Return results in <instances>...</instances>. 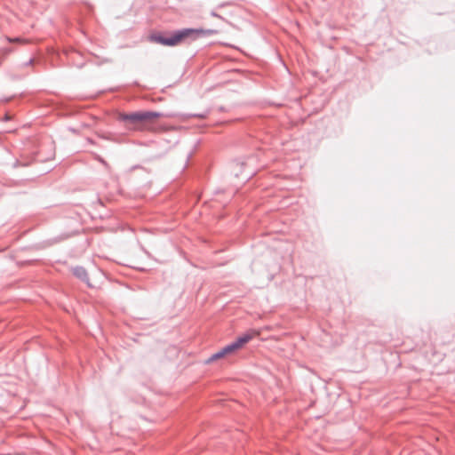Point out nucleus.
Instances as JSON below:
<instances>
[{
    "label": "nucleus",
    "mask_w": 455,
    "mask_h": 455,
    "mask_svg": "<svg viewBox=\"0 0 455 455\" xmlns=\"http://www.w3.org/2000/svg\"><path fill=\"white\" fill-rule=\"evenodd\" d=\"M119 120L124 122L125 124H131L134 127H138V111L132 113H122L119 115Z\"/></svg>",
    "instance_id": "423d86ee"
},
{
    "label": "nucleus",
    "mask_w": 455,
    "mask_h": 455,
    "mask_svg": "<svg viewBox=\"0 0 455 455\" xmlns=\"http://www.w3.org/2000/svg\"><path fill=\"white\" fill-rule=\"evenodd\" d=\"M58 242H59V239L53 238L52 240L47 241L46 243H48V245H52V244L58 243Z\"/></svg>",
    "instance_id": "1a4fd4ad"
},
{
    "label": "nucleus",
    "mask_w": 455,
    "mask_h": 455,
    "mask_svg": "<svg viewBox=\"0 0 455 455\" xmlns=\"http://www.w3.org/2000/svg\"><path fill=\"white\" fill-rule=\"evenodd\" d=\"M211 16L212 17H216V18H219V19H223L220 14H218L215 11H212L211 12Z\"/></svg>",
    "instance_id": "9d476101"
},
{
    "label": "nucleus",
    "mask_w": 455,
    "mask_h": 455,
    "mask_svg": "<svg viewBox=\"0 0 455 455\" xmlns=\"http://www.w3.org/2000/svg\"><path fill=\"white\" fill-rule=\"evenodd\" d=\"M175 46L181 44H189L200 37L212 36L218 33L216 29L212 28H185L171 31Z\"/></svg>",
    "instance_id": "f257e3e1"
},
{
    "label": "nucleus",
    "mask_w": 455,
    "mask_h": 455,
    "mask_svg": "<svg viewBox=\"0 0 455 455\" xmlns=\"http://www.w3.org/2000/svg\"><path fill=\"white\" fill-rule=\"evenodd\" d=\"M73 275L82 282L87 284L88 287H92L90 278L87 270L82 266H76L72 268Z\"/></svg>",
    "instance_id": "39448f33"
},
{
    "label": "nucleus",
    "mask_w": 455,
    "mask_h": 455,
    "mask_svg": "<svg viewBox=\"0 0 455 455\" xmlns=\"http://www.w3.org/2000/svg\"><path fill=\"white\" fill-rule=\"evenodd\" d=\"M235 351H236V350L233 347L232 343H229L227 346H225L224 347H222L221 349H220L218 352L213 354L212 356H210L206 360L205 363H212V362H213L215 360H218V359H220V358L224 357L227 355L232 354Z\"/></svg>",
    "instance_id": "20e7f679"
},
{
    "label": "nucleus",
    "mask_w": 455,
    "mask_h": 455,
    "mask_svg": "<svg viewBox=\"0 0 455 455\" xmlns=\"http://www.w3.org/2000/svg\"><path fill=\"white\" fill-rule=\"evenodd\" d=\"M150 42L159 44L164 46H175L171 31L158 32L151 34L148 37Z\"/></svg>",
    "instance_id": "f03ea898"
},
{
    "label": "nucleus",
    "mask_w": 455,
    "mask_h": 455,
    "mask_svg": "<svg viewBox=\"0 0 455 455\" xmlns=\"http://www.w3.org/2000/svg\"><path fill=\"white\" fill-rule=\"evenodd\" d=\"M164 116V114L157 111H138V127L148 124L153 119Z\"/></svg>",
    "instance_id": "7ed1b4c3"
},
{
    "label": "nucleus",
    "mask_w": 455,
    "mask_h": 455,
    "mask_svg": "<svg viewBox=\"0 0 455 455\" xmlns=\"http://www.w3.org/2000/svg\"><path fill=\"white\" fill-rule=\"evenodd\" d=\"M228 4H220L219 5V7H224V6H227V5H228Z\"/></svg>",
    "instance_id": "f8f14e48"
},
{
    "label": "nucleus",
    "mask_w": 455,
    "mask_h": 455,
    "mask_svg": "<svg viewBox=\"0 0 455 455\" xmlns=\"http://www.w3.org/2000/svg\"><path fill=\"white\" fill-rule=\"evenodd\" d=\"M32 62H33V60H32V59H30V60H28V62L27 63V65H30Z\"/></svg>",
    "instance_id": "ddd939ff"
},
{
    "label": "nucleus",
    "mask_w": 455,
    "mask_h": 455,
    "mask_svg": "<svg viewBox=\"0 0 455 455\" xmlns=\"http://www.w3.org/2000/svg\"><path fill=\"white\" fill-rule=\"evenodd\" d=\"M191 116L203 119V118L205 117V115H204V114H193V115H191Z\"/></svg>",
    "instance_id": "9b49d317"
},
{
    "label": "nucleus",
    "mask_w": 455,
    "mask_h": 455,
    "mask_svg": "<svg viewBox=\"0 0 455 455\" xmlns=\"http://www.w3.org/2000/svg\"><path fill=\"white\" fill-rule=\"evenodd\" d=\"M252 339V335L250 333H243V335L237 337L235 340L232 343L233 347L235 350L243 347L246 343H248Z\"/></svg>",
    "instance_id": "0eeeda50"
},
{
    "label": "nucleus",
    "mask_w": 455,
    "mask_h": 455,
    "mask_svg": "<svg viewBox=\"0 0 455 455\" xmlns=\"http://www.w3.org/2000/svg\"><path fill=\"white\" fill-rule=\"evenodd\" d=\"M245 165V163L241 160H235L231 164L232 172L235 177H238L240 174L243 173V168Z\"/></svg>",
    "instance_id": "6e6552de"
},
{
    "label": "nucleus",
    "mask_w": 455,
    "mask_h": 455,
    "mask_svg": "<svg viewBox=\"0 0 455 455\" xmlns=\"http://www.w3.org/2000/svg\"><path fill=\"white\" fill-rule=\"evenodd\" d=\"M250 176H251V173H248V174L246 175V178L248 179V178H250Z\"/></svg>",
    "instance_id": "4468645a"
}]
</instances>
